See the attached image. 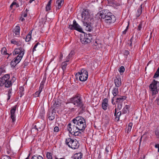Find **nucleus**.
<instances>
[{
    "label": "nucleus",
    "mask_w": 159,
    "mask_h": 159,
    "mask_svg": "<svg viewBox=\"0 0 159 159\" xmlns=\"http://www.w3.org/2000/svg\"><path fill=\"white\" fill-rule=\"evenodd\" d=\"M100 19H103L104 21L107 24H110L114 23L116 21L115 16L108 10L104 9L100 11L98 14Z\"/></svg>",
    "instance_id": "nucleus-1"
},
{
    "label": "nucleus",
    "mask_w": 159,
    "mask_h": 159,
    "mask_svg": "<svg viewBox=\"0 0 159 159\" xmlns=\"http://www.w3.org/2000/svg\"><path fill=\"white\" fill-rule=\"evenodd\" d=\"M72 120L75 125L79 131H84L86 127L85 121L84 118L79 116L73 119Z\"/></svg>",
    "instance_id": "nucleus-2"
},
{
    "label": "nucleus",
    "mask_w": 159,
    "mask_h": 159,
    "mask_svg": "<svg viewBox=\"0 0 159 159\" xmlns=\"http://www.w3.org/2000/svg\"><path fill=\"white\" fill-rule=\"evenodd\" d=\"M70 102L77 107L82 108L84 103L82 100L81 95L78 94H76L74 97L70 99Z\"/></svg>",
    "instance_id": "nucleus-3"
},
{
    "label": "nucleus",
    "mask_w": 159,
    "mask_h": 159,
    "mask_svg": "<svg viewBox=\"0 0 159 159\" xmlns=\"http://www.w3.org/2000/svg\"><path fill=\"white\" fill-rule=\"evenodd\" d=\"M67 129L68 131L74 136H79L81 134V132L79 131L72 120L67 125Z\"/></svg>",
    "instance_id": "nucleus-4"
},
{
    "label": "nucleus",
    "mask_w": 159,
    "mask_h": 159,
    "mask_svg": "<svg viewBox=\"0 0 159 159\" xmlns=\"http://www.w3.org/2000/svg\"><path fill=\"white\" fill-rule=\"evenodd\" d=\"M79 76V79L81 81H86L88 76V72L87 70L84 69H81L80 71L78 72L76 75V76Z\"/></svg>",
    "instance_id": "nucleus-5"
},
{
    "label": "nucleus",
    "mask_w": 159,
    "mask_h": 159,
    "mask_svg": "<svg viewBox=\"0 0 159 159\" xmlns=\"http://www.w3.org/2000/svg\"><path fill=\"white\" fill-rule=\"evenodd\" d=\"M25 50L23 48L20 47L14 49L13 52V55L18 54L16 57L21 60L25 54Z\"/></svg>",
    "instance_id": "nucleus-6"
},
{
    "label": "nucleus",
    "mask_w": 159,
    "mask_h": 159,
    "mask_svg": "<svg viewBox=\"0 0 159 159\" xmlns=\"http://www.w3.org/2000/svg\"><path fill=\"white\" fill-rule=\"evenodd\" d=\"M92 39V35L89 34H84L80 37L81 42L82 44H85L90 43Z\"/></svg>",
    "instance_id": "nucleus-7"
},
{
    "label": "nucleus",
    "mask_w": 159,
    "mask_h": 159,
    "mask_svg": "<svg viewBox=\"0 0 159 159\" xmlns=\"http://www.w3.org/2000/svg\"><path fill=\"white\" fill-rule=\"evenodd\" d=\"M66 143L72 149H77L79 146V145L76 143V142L70 138L66 139Z\"/></svg>",
    "instance_id": "nucleus-8"
},
{
    "label": "nucleus",
    "mask_w": 159,
    "mask_h": 159,
    "mask_svg": "<svg viewBox=\"0 0 159 159\" xmlns=\"http://www.w3.org/2000/svg\"><path fill=\"white\" fill-rule=\"evenodd\" d=\"M69 28L71 30H75L80 32H83L82 28L77 23L75 20H73L72 25H69Z\"/></svg>",
    "instance_id": "nucleus-9"
},
{
    "label": "nucleus",
    "mask_w": 159,
    "mask_h": 159,
    "mask_svg": "<svg viewBox=\"0 0 159 159\" xmlns=\"http://www.w3.org/2000/svg\"><path fill=\"white\" fill-rule=\"evenodd\" d=\"M158 83H159L158 81L154 80L153 81L150 85L149 88L152 91L153 94H155L158 93L157 87V85Z\"/></svg>",
    "instance_id": "nucleus-10"
},
{
    "label": "nucleus",
    "mask_w": 159,
    "mask_h": 159,
    "mask_svg": "<svg viewBox=\"0 0 159 159\" xmlns=\"http://www.w3.org/2000/svg\"><path fill=\"white\" fill-rule=\"evenodd\" d=\"M92 20H83L84 25L85 27V29L86 30L90 32L93 29V27L91 25V21Z\"/></svg>",
    "instance_id": "nucleus-11"
},
{
    "label": "nucleus",
    "mask_w": 159,
    "mask_h": 159,
    "mask_svg": "<svg viewBox=\"0 0 159 159\" xmlns=\"http://www.w3.org/2000/svg\"><path fill=\"white\" fill-rule=\"evenodd\" d=\"M81 16L84 18V20H92L93 19L90 17V14L87 10H84L81 13Z\"/></svg>",
    "instance_id": "nucleus-12"
},
{
    "label": "nucleus",
    "mask_w": 159,
    "mask_h": 159,
    "mask_svg": "<svg viewBox=\"0 0 159 159\" xmlns=\"http://www.w3.org/2000/svg\"><path fill=\"white\" fill-rule=\"evenodd\" d=\"M45 123L44 121L39 122L36 124L34 126V128L37 129V131L43 130L45 127Z\"/></svg>",
    "instance_id": "nucleus-13"
},
{
    "label": "nucleus",
    "mask_w": 159,
    "mask_h": 159,
    "mask_svg": "<svg viewBox=\"0 0 159 159\" xmlns=\"http://www.w3.org/2000/svg\"><path fill=\"white\" fill-rule=\"evenodd\" d=\"M17 107V105H15L12 108L10 111V117L12 120V122L13 124H14L16 120L15 113Z\"/></svg>",
    "instance_id": "nucleus-14"
},
{
    "label": "nucleus",
    "mask_w": 159,
    "mask_h": 159,
    "mask_svg": "<svg viewBox=\"0 0 159 159\" xmlns=\"http://www.w3.org/2000/svg\"><path fill=\"white\" fill-rule=\"evenodd\" d=\"M52 107L53 108V110L57 109L61 106V103L58 99H55L52 102Z\"/></svg>",
    "instance_id": "nucleus-15"
},
{
    "label": "nucleus",
    "mask_w": 159,
    "mask_h": 159,
    "mask_svg": "<svg viewBox=\"0 0 159 159\" xmlns=\"http://www.w3.org/2000/svg\"><path fill=\"white\" fill-rule=\"evenodd\" d=\"M126 96H121L119 95L116 98V102L117 103H122L123 101L126 100Z\"/></svg>",
    "instance_id": "nucleus-16"
},
{
    "label": "nucleus",
    "mask_w": 159,
    "mask_h": 159,
    "mask_svg": "<svg viewBox=\"0 0 159 159\" xmlns=\"http://www.w3.org/2000/svg\"><path fill=\"white\" fill-rule=\"evenodd\" d=\"M55 111L56 110H53V109L51 111H49L48 115V118L50 120H52L54 119L56 114Z\"/></svg>",
    "instance_id": "nucleus-17"
},
{
    "label": "nucleus",
    "mask_w": 159,
    "mask_h": 159,
    "mask_svg": "<svg viewBox=\"0 0 159 159\" xmlns=\"http://www.w3.org/2000/svg\"><path fill=\"white\" fill-rule=\"evenodd\" d=\"M8 78H10L9 75L6 74L4 75L2 78H0V86H2L5 84L6 80Z\"/></svg>",
    "instance_id": "nucleus-18"
},
{
    "label": "nucleus",
    "mask_w": 159,
    "mask_h": 159,
    "mask_svg": "<svg viewBox=\"0 0 159 159\" xmlns=\"http://www.w3.org/2000/svg\"><path fill=\"white\" fill-rule=\"evenodd\" d=\"M116 87H119L121 85V79L119 76H117L114 80Z\"/></svg>",
    "instance_id": "nucleus-19"
},
{
    "label": "nucleus",
    "mask_w": 159,
    "mask_h": 159,
    "mask_svg": "<svg viewBox=\"0 0 159 159\" xmlns=\"http://www.w3.org/2000/svg\"><path fill=\"white\" fill-rule=\"evenodd\" d=\"M20 27L18 26H16L14 30H13L14 33L13 34V36L15 37H18L20 35Z\"/></svg>",
    "instance_id": "nucleus-20"
},
{
    "label": "nucleus",
    "mask_w": 159,
    "mask_h": 159,
    "mask_svg": "<svg viewBox=\"0 0 159 159\" xmlns=\"http://www.w3.org/2000/svg\"><path fill=\"white\" fill-rule=\"evenodd\" d=\"M20 61L21 60L20 59L15 57L14 59L12 60L10 64L11 66V67H15L17 64L20 62Z\"/></svg>",
    "instance_id": "nucleus-21"
},
{
    "label": "nucleus",
    "mask_w": 159,
    "mask_h": 159,
    "mask_svg": "<svg viewBox=\"0 0 159 159\" xmlns=\"http://www.w3.org/2000/svg\"><path fill=\"white\" fill-rule=\"evenodd\" d=\"M108 100L107 98H105L103 99L102 105V107L103 110H106L107 109L108 105Z\"/></svg>",
    "instance_id": "nucleus-22"
},
{
    "label": "nucleus",
    "mask_w": 159,
    "mask_h": 159,
    "mask_svg": "<svg viewBox=\"0 0 159 159\" xmlns=\"http://www.w3.org/2000/svg\"><path fill=\"white\" fill-rule=\"evenodd\" d=\"M112 94L114 97H117L119 95V91L118 87H114L112 90Z\"/></svg>",
    "instance_id": "nucleus-23"
},
{
    "label": "nucleus",
    "mask_w": 159,
    "mask_h": 159,
    "mask_svg": "<svg viewBox=\"0 0 159 159\" xmlns=\"http://www.w3.org/2000/svg\"><path fill=\"white\" fill-rule=\"evenodd\" d=\"M1 52V54L2 55H8L7 59H8L9 56L11 55V54H9L7 53V48L5 47L2 48Z\"/></svg>",
    "instance_id": "nucleus-24"
},
{
    "label": "nucleus",
    "mask_w": 159,
    "mask_h": 159,
    "mask_svg": "<svg viewBox=\"0 0 159 159\" xmlns=\"http://www.w3.org/2000/svg\"><path fill=\"white\" fill-rule=\"evenodd\" d=\"M116 108L115 109L114 116L115 117L117 121H118L120 119V116L121 114V111H119L116 113Z\"/></svg>",
    "instance_id": "nucleus-25"
},
{
    "label": "nucleus",
    "mask_w": 159,
    "mask_h": 159,
    "mask_svg": "<svg viewBox=\"0 0 159 159\" xmlns=\"http://www.w3.org/2000/svg\"><path fill=\"white\" fill-rule=\"evenodd\" d=\"M75 52L74 51H71L68 55L66 57V62H68L73 56L75 55Z\"/></svg>",
    "instance_id": "nucleus-26"
},
{
    "label": "nucleus",
    "mask_w": 159,
    "mask_h": 159,
    "mask_svg": "<svg viewBox=\"0 0 159 159\" xmlns=\"http://www.w3.org/2000/svg\"><path fill=\"white\" fill-rule=\"evenodd\" d=\"M10 78H8L6 80L5 82L4 85L6 87L9 88L11 87L12 85V83L11 80L9 79Z\"/></svg>",
    "instance_id": "nucleus-27"
},
{
    "label": "nucleus",
    "mask_w": 159,
    "mask_h": 159,
    "mask_svg": "<svg viewBox=\"0 0 159 159\" xmlns=\"http://www.w3.org/2000/svg\"><path fill=\"white\" fill-rule=\"evenodd\" d=\"M82 156L83 154L81 152L76 153L74 155L73 159H81Z\"/></svg>",
    "instance_id": "nucleus-28"
},
{
    "label": "nucleus",
    "mask_w": 159,
    "mask_h": 159,
    "mask_svg": "<svg viewBox=\"0 0 159 159\" xmlns=\"http://www.w3.org/2000/svg\"><path fill=\"white\" fill-rule=\"evenodd\" d=\"M32 30H31L29 33L26 36L25 40L26 42H29L31 40V34L32 33Z\"/></svg>",
    "instance_id": "nucleus-29"
},
{
    "label": "nucleus",
    "mask_w": 159,
    "mask_h": 159,
    "mask_svg": "<svg viewBox=\"0 0 159 159\" xmlns=\"http://www.w3.org/2000/svg\"><path fill=\"white\" fill-rule=\"evenodd\" d=\"M142 6L141 4L137 11V12L136 14V16L137 17H139L142 13Z\"/></svg>",
    "instance_id": "nucleus-30"
},
{
    "label": "nucleus",
    "mask_w": 159,
    "mask_h": 159,
    "mask_svg": "<svg viewBox=\"0 0 159 159\" xmlns=\"http://www.w3.org/2000/svg\"><path fill=\"white\" fill-rule=\"evenodd\" d=\"M67 62L66 61V60L65 61L63 62L61 64V68L63 71V75L64 74V71H65V70L66 69V66L67 65V64L66 63Z\"/></svg>",
    "instance_id": "nucleus-31"
},
{
    "label": "nucleus",
    "mask_w": 159,
    "mask_h": 159,
    "mask_svg": "<svg viewBox=\"0 0 159 159\" xmlns=\"http://www.w3.org/2000/svg\"><path fill=\"white\" fill-rule=\"evenodd\" d=\"M52 1V0H49V1L48 2L45 7V10L46 11H48L50 10L51 9V5Z\"/></svg>",
    "instance_id": "nucleus-32"
},
{
    "label": "nucleus",
    "mask_w": 159,
    "mask_h": 159,
    "mask_svg": "<svg viewBox=\"0 0 159 159\" xmlns=\"http://www.w3.org/2000/svg\"><path fill=\"white\" fill-rule=\"evenodd\" d=\"M132 125L133 123L132 122H130L128 126L126 128V131L127 133H129L131 131Z\"/></svg>",
    "instance_id": "nucleus-33"
},
{
    "label": "nucleus",
    "mask_w": 159,
    "mask_h": 159,
    "mask_svg": "<svg viewBox=\"0 0 159 159\" xmlns=\"http://www.w3.org/2000/svg\"><path fill=\"white\" fill-rule=\"evenodd\" d=\"M64 0H57L56 2V3L57 4V8L59 9L61 6L62 3L63 2Z\"/></svg>",
    "instance_id": "nucleus-34"
},
{
    "label": "nucleus",
    "mask_w": 159,
    "mask_h": 159,
    "mask_svg": "<svg viewBox=\"0 0 159 159\" xmlns=\"http://www.w3.org/2000/svg\"><path fill=\"white\" fill-rule=\"evenodd\" d=\"M129 108V105H126L122 110V113L125 114L127 113Z\"/></svg>",
    "instance_id": "nucleus-35"
},
{
    "label": "nucleus",
    "mask_w": 159,
    "mask_h": 159,
    "mask_svg": "<svg viewBox=\"0 0 159 159\" xmlns=\"http://www.w3.org/2000/svg\"><path fill=\"white\" fill-rule=\"evenodd\" d=\"M108 3L111 6L113 7H115V1L114 0H108Z\"/></svg>",
    "instance_id": "nucleus-36"
},
{
    "label": "nucleus",
    "mask_w": 159,
    "mask_h": 159,
    "mask_svg": "<svg viewBox=\"0 0 159 159\" xmlns=\"http://www.w3.org/2000/svg\"><path fill=\"white\" fill-rule=\"evenodd\" d=\"M31 159H43L40 155H35L32 157Z\"/></svg>",
    "instance_id": "nucleus-37"
},
{
    "label": "nucleus",
    "mask_w": 159,
    "mask_h": 159,
    "mask_svg": "<svg viewBox=\"0 0 159 159\" xmlns=\"http://www.w3.org/2000/svg\"><path fill=\"white\" fill-rule=\"evenodd\" d=\"M38 46H41L39 42L37 43L34 46L32 49L33 53L35 51L37 50V48Z\"/></svg>",
    "instance_id": "nucleus-38"
},
{
    "label": "nucleus",
    "mask_w": 159,
    "mask_h": 159,
    "mask_svg": "<svg viewBox=\"0 0 159 159\" xmlns=\"http://www.w3.org/2000/svg\"><path fill=\"white\" fill-rule=\"evenodd\" d=\"M44 81L43 80L41 83L39 89V90L40 91H42L43 89L44 88Z\"/></svg>",
    "instance_id": "nucleus-39"
},
{
    "label": "nucleus",
    "mask_w": 159,
    "mask_h": 159,
    "mask_svg": "<svg viewBox=\"0 0 159 159\" xmlns=\"http://www.w3.org/2000/svg\"><path fill=\"white\" fill-rule=\"evenodd\" d=\"M115 4V7H115L120 6L122 4L121 0H119L118 2H117L116 1Z\"/></svg>",
    "instance_id": "nucleus-40"
},
{
    "label": "nucleus",
    "mask_w": 159,
    "mask_h": 159,
    "mask_svg": "<svg viewBox=\"0 0 159 159\" xmlns=\"http://www.w3.org/2000/svg\"><path fill=\"white\" fill-rule=\"evenodd\" d=\"M11 93V89H9L8 91V93H7L8 98L7 99V100L8 101L9 100L10 98Z\"/></svg>",
    "instance_id": "nucleus-41"
},
{
    "label": "nucleus",
    "mask_w": 159,
    "mask_h": 159,
    "mask_svg": "<svg viewBox=\"0 0 159 159\" xmlns=\"http://www.w3.org/2000/svg\"><path fill=\"white\" fill-rule=\"evenodd\" d=\"M46 157L48 159H52V153L50 152H47Z\"/></svg>",
    "instance_id": "nucleus-42"
},
{
    "label": "nucleus",
    "mask_w": 159,
    "mask_h": 159,
    "mask_svg": "<svg viewBox=\"0 0 159 159\" xmlns=\"http://www.w3.org/2000/svg\"><path fill=\"white\" fill-rule=\"evenodd\" d=\"M125 70V69L124 66H121L119 69V71L120 73H123Z\"/></svg>",
    "instance_id": "nucleus-43"
},
{
    "label": "nucleus",
    "mask_w": 159,
    "mask_h": 159,
    "mask_svg": "<svg viewBox=\"0 0 159 159\" xmlns=\"http://www.w3.org/2000/svg\"><path fill=\"white\" fill-rule=\"evenodd\" d=\"M117 103V108L116 109L118 110H120L122 107V103Z\"/></svg>",
    "instance_id": "nucleus-44"
},
{
    "label": "nucleus",
    "mask_w": 159,
    "mask_h": 159,
    "mask_svg": "<svg viewBox=\"0 0 159 159\" xmlns=\"http://www.w3.org/2000/svg\"><path fill=\"white\" fill-rule=\"evenodd\" d=\"M142 23L141 22H140L138 26V30L140 31L142 28Z\"/></svg>",
    "instance_id": "nucleus-45"
},
{
    "label": "nucleus",
    "mask_w": 159,
    "mask_h": 159,
    "mask_svg": "<svg viewBox=\"0 0 159 159\" xmlns=\"http://www.w3.org/2000/svg\"><path fill=\"white\" fill-rule=\"evenodd\" d=\"M41 91H40L39 90L38 91L36 92L35 93V97H39V95Z\"/></svg>",
    "instance_id": "nucleus-46"
},
{
    "label": "nucleus",
    "mask_w": 159,
    "mask_h": 159,
    "mask_svg": "<svg viewBox=\"0 0 159 159\" xmlns=\"http://www.w3.org/2000/svg\"><path fill=\"white\" fill-rule=\"evenodd\" d=\"M1 159H11L8 156H5L1 158Z\"/></svg>",
    "instance_id": "nucleus-47"
},
{
    "label": "nucleus",
    "mask_w": 159,
    "mask_h": 159,
    "mask_svg": "<svg viewBox=\"0 0 159 159\" xmlns=\"http://www.w3.org/2000/svg\"><path fill=\"white\" fill-rule=\"evenodd\" d=\"M59 131V128L57 126H55L54 129V131L55 132H58Z\"/></svg>",
    "instance_id": "nucleus-48"
},
{
    "label": "nucleus",
    "mask_w": 159,
    "mask_h": 159,
    "mask_svg": "<svg viewBox=\"0 0 159 159\" xmlns=\"http://www.w3.org/2000/svg\"><path fill=\"white\" fill-rule=\"evenodd\" d=\"M11 43H12V44H16V42H17L16 40H15V39H12L11 40Z\"/></svg>",
    "instance_id": "nucleus-49"
},
{
    "label": "nucleus",
    "mask_w": 159,
    "mask_h": 159,
    "mask_svg": "<svg viewBox=\"0 0 159 159\" xmlns=\"http://www.w3.org/2000/svg\"><path fill=\"white\" fill-rule=\"evenodd\" d=\"M70 103H71L70 102H69V103H66V105H67L68 107H69V109H73V108H71V107H70V105H71V104Z\"/></svg>",
    "instance_id": "nucleus-50"
},
{
    "label": "nucleus",
    "mask_w": 159,
    "mask_h": 159,
    "mask_svg": "<svg viewBox=\"0 0 159 159\" xmlns=\"http://www.w3.org/2000/svg\"><path fill=\"white\" fill-rule=\"evenodd\" d=\"M129 51L127 50H125V51L124 52V54L125 55H126V56H127L128 55H129Z\"/></svg>",
    "instance_id": "nucleus-51"
},
{
    "label": "nucleus",
    "mask_w": 159,
    "mask_h": 159,
    "mask_svg": "<svg viewBox=\"0 0 159 159\" xmlns=\"http://www.w3.org/2000/svg\"><path fill=\"white\" fill-rule=\"evenodd\" d=\"M156 102H157V104L159 105V96L157 98Z\"/></svg>",
    "instance_id": "nucleus-52"
},
{
    "label": "nucleus",
    "mask_w": 159,
    "mask_h": 159,
    "mask_svg": "<svg viewBox=\"0 0 159 159\" xmlns=\"http://www.w3.org/2000/svg\"><path fill=\"white\" fill-rule=\"evenodd\" d=\"M114 99H115L116 100V97H114H114H113V98H112L111 99V102H112V104H114L113 103V102L114 101Z\"/></svg>",
    "instance_id": "nucleus-53"
},
{
    "label": "nucleus",
    "mask_w": 159,
    "mask_h": 159,
    "mask_svg": "<svg viewBox=\"0 0 159 159\" xmlns=\"http://www.w3.org/2000/svg\"><path fill=\"white\" fill-rule=\"evenodd\" d=\"M20 20L21 21L23 22L25 20V19L21 16L20 19Z\"/></svg>",
    "instance_id": "nucleus-54"
},
{
    "label": "nucleus",
    "mask_w": 159,
    "mask_h": 159,
    "mask_svg": "<svg viewBox=\"0 0 159 159\" xmlns=\"http://www.w3.org/2000/svg\"><path fill=\"white\" fill-rule=\"evenodd\" d=\"M27 13H23V15H22V16L23 17H25L27 16Z\"/></svg>",
    "instance_id": "nucleus-55"
},
{
    "label": "nucleus",
    "mask_w": 159,
    "mask_h": 159,
    "mask_svg": "<svg viewBox=\"0 0 159 159\" xmlns=\"http://www.w3.org/2000/svg\"><path fill=\"white\" fill-rule=\"evenodd\" d=\"M134 39V37L133 36H132L129 42L130 43H132V41H133Z\"/></svg>",
    "instance_id": "nucleus-56"
},
{
    "label": "nucleus",
    "mask_w": 159,
    "mask_h": 159,
    "mask_svg": "<svg viewBox=\"0 0 159 159\" xmlns=\"http://www.w3.org/2000/svg\"><path fill=\"white\" fill-rule=\"evenodd\" d=\"M21 88L22 89V92L20 91V93L21 94V95L20 96V97H21L22 96V92L24 90V88Z\"/></svg>",
    "instance_id": "nucleus-57"
},
{
    "label": "nucleus",
    "mask_w": 159,
    "mask_h": 159,
    "mask_svg": "<svg viewBox=\"0 0 159 159\" xmlns=\"http://www.w3.org/2000/svg\"><path fill=\"white\" fill-rule=\"evenodd\" d=\"M155 147L156 148H158V149H159V144H156L155 145Z\"/></svg>",
    "instance_id": "nucleus-58"
},
{
    "label": "nucleus",
    "mask_w": 159,
    "mask_h": 159,
    "mask_svg": "<svg viewBox=\"0 0 159 159\" xmlns=\"http://www.w3.org/2000/svg\"><path fill=\"white\" fill-rule=\"evenodd\" d=\"M7 152L8 154H10L11 152V150H8L7 151Z\"/></svg>",
    "instance_id": "nucleus-59"
},
{
    "label": "nucleus",
    "mask_w": 159,
    "mask_h": 159,
    "mask_svg": "<svg viewBox=\"0 0 159 159\" xmlns=\"http://www.w3.org/2000/svg\"><path fill=\"white\" fill-rule=\"evenodd\" d=\"M15 45H16L17 46H20L21 45V44L20 43L17 42H16V44Z\"/></svg>",
    "instance_id": "nucleus-60"
},
{
    "label": "nucleus",
    "mask_w": 159,
    "mask_h": 159,
    "mask_svg": "<svg viewBox=\"0 0 159 159\" xmlns=\"http://www.w3.org/2000/svg\"><path fill=\"white\" fill-rule=\"evenodd\" d=\"M127 29H125L124 31L123 32V34H125L126 33V32H127Z\"/></svg>",
    "instance_id": "nucleus-61"
},
{
    "label": "nucleus",
    "mask_w": 159,
    "mask_h": 159,
    "mask_svg": "<svg viewBox=\"0 0 159 159\" xmlns=\"http://www.w3.org/2000/svg\"><path fill=\"white\" fill-rule=\"evenodd\" d=\"M129 46L131 47V48H132V43H130Z\"/></svg>",
    "instance_id": "nucleus-62"
},
{
    "label": "nucleus",
    "mask_w": 159,
    "mask_h": 159,
    "mask_svg": "<svg viewBox=\"0 0 159 159\" xmlns=\"http://www.w3.org/2000/svg\"><path fill=\"white\" fill-rule=\"evenodd\" d=\"M40 46H38L37 48V50H39V47Z\"/></svg>",
    "instance_id": "nucleus-63"
},
{
    "label": "nucleus",
    "mask_w": 159,
    "mask_h": 159,
    "mask_svg": "<svg viewBox=\"0 0 159 159\" xmlns=\"http://www.w3.org/2000/svg\"><path fill=\"white\" fill-rule=\"evenodd\" d=\"M12 4L13 5V6L14 5H16V2H13L12 3Z\"/></svg>",
    "instance_id": "nucleus-64"
}]
</instances>
